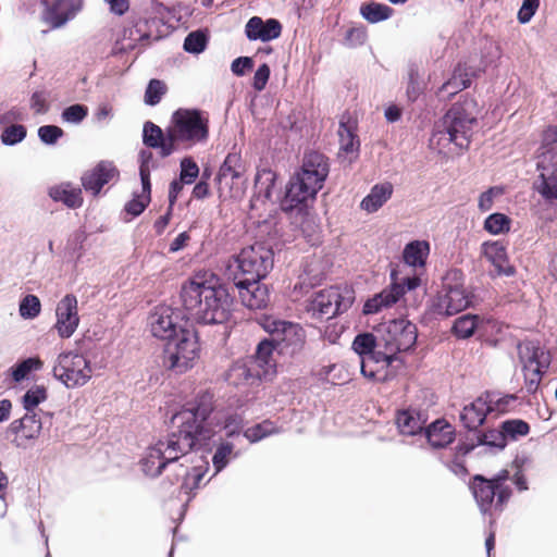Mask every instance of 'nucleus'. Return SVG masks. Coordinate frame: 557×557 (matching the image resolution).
<instances>
[{"mask_svg":"<svg viewBox=\"0 0 557 557\" xmlns=\"http://www.w3.org/2000/svg\"><path fill=\"white\" fill-rule=\"evenodd\" d=\"M214 396L206 391L197 395L194 404H188L172 417V425L176 429L158 444L170 463V472H177L183 465L194 463L197 453H193L196 443L209 437L206 421L214 409Z\"/></svg>","mask_w":557,"mask_h":557,"instance_id":"1","label":"nucleus"},{"mask_svg":"<svg viewBox=\"0 0 557 557\" xmlns=\"http://www.w3.org/2000/svg\"><path fill=\"white\" fill-rule=\"evenodd\" d=\"M181 299L185 310L203 324H222L232 314L233 298L213 273L199 272L187 280Z\"/></svg>","mask_w":557,"mask_h":557,"instance_id":"2","label":"nucleus"},{"mask_svg":"<svg viewBox=\"0 0 557 557\" xmlns=\"http://www.w3.org/2000/svg\"><path fill=\"white\" fill-rule=\"evenodd\" d=\"M478 103L473 98L463 97L454 103L444 116L435 124L430 145L445 147L455 144L463 149L468 148L476 125Z\"/></svg>","mask_w":557,"mask_h":557,"instance_id":"3","label":"nucleus"},{"mask_svg":"<svg viewBox=\"0 0 557 557\" xmlns=\"http://www.w3.org/2000/svg\"><path fill=\"white\" fill-rule=\"evenodd\" d=\"M274 252L261 243L245 247L227 261L225 275L233 283L261 281L273 269Z\"/></svg>","mask_w":557,"mask_h":557,"instance_id":"4","label":"nucleus"},{"mask_svg":"<svg viewBox=\"0 0 557 557\" xmlns=\"http://www.w3.org/2000/svg\"><path fill=\"white\" fill-rule=\"evenodd\" d=\"M200 350L198 332L190 323L165 343L162 364L166 370L178 374L185 373L195 366L200 357Z\"/></svg>","mask_w":557,"mask_h":557,"instance_id":"5","label":"nucleus"},{"mask_svg":"<svg viewBox=\"0 0 557 557\" xmlns=\"http://www.w3.org/2000/svg\"><path fill=\"white\" fill-rule=\"evenodd\" d=\"M509 478V471L506 469L491 479L481 474L472 478L470 490L482 513L493 517L494 513H500L504 510L512 494L510 486L506 483Z\"/></svg>","mask_w":557,"mask_h":557,"instance_id":"6","label":"nucleus"},{"mask_svg":"<svg viewBox=\"0 0 557 557\" xmlns=\"http://www.w3.org/2000/svg\"><path fill=\"white\" fill-rule=\"evenodd\" d=\"M170 140H173L176 150L189 148L206 140L209 135V120L196 109H178L172 116Z\"/></svg>","mask_w":557,"mask_h":557,"instance_id":"7","label":"nucleus"},{"mask_svg":"<svg viewBox=\"0 0 557 557\" xmlns=\"http://www.w3.org/2000/svg\"><path fill=\"white\" fill-rule=\"evenodd\" d=\"M473 295L465 286V276L461 270L451 269L443 278V288L435 304L436 312L453 315L470 307Z\"/></svg>","mask_w":557,"mask_h":557,"instance_id":"8","label":"nucleus"},{"mask_svg":"<svg viewBox=\"0 0 557 557\" xmlns=\"http://www.w3.org/2000/svg\"><path fill=\"white\" fill-rule=\"evenodd\" d=\"M377 333L384 354L394 360L398 354L409 351L417 344L418 327L405 318L388 321L377 330Z\"/></svg>","mask_w":557,"mask_h":557,"instance_id":"9","label":"nucleus"},{"mask_svg":"<svg viewBox=\"0 0 557 557\" xmlns=\"http://www.w3.org/2000/svg\"><path fill=\"white\" fill-rule=\"evenodd\" d=\"M352 302V292L331 286L312 295L308 300L307 311L315 319H331L347 311Z\"/></svg>","mask_w":557,"mask_h":557,"instance_id":"10","label":"nucleus"},{"mask_svg":"<svg viewBox=\"0 0 557 557\" xmlns=\"http://www.w3.org/2000/svg\"><path fill=\"white\" fill-rule=\"evenodd\" d=\"M518 354L522 363L525 388L533 394L537 391L543 374L549 368L550 354L533 342L520 343Z\"/></svg>","mask_w":557,"mask_h":557,"instance_id":"11","label":"nucleus"},{"mask_svg":"<svg viewBox=\"0 0 557 557\" xmlns=\"http://www.w3.org/2000/svg\"><path fill=\"white\" fill-rule=\"evenodd\" d=\"M52 372L69 388L86 384L92 373L89 361L82 354L72 351L58 356Z\"/></svg>","mask_w":557,"mask_h":557,"instance_id":"12","label":"nucleus"},{"mask_svg":"<svg viewBox=\"0 0 557 557\" xmlns=\"http://www.w3.org/2000/svg\"><path fill=\"white\" fill-rule=\"evenodd\" d=\"M391 278L392 282L388 286L364 302L362 309L363 314H375L383 309L393 307L406 292L417 288L421 283L418 276L406 277L401 282H397L395 271L392 272Z\"/></svg>","mask_w":557,"mask_h":557,"instance_id":"13","label":"nucleus"},{"mask_svg":"<svg viewBox=\"0 0 557 557\" xmlns=\"http://www.w3.org/2000/svg\"><path fill=\"white\" fill-rule=\"evenodd\" d=\"M190 324L182 312L169 306H158L149 317L151 334L168 342Z\"/></svg>","mask_w":557,"mask_h":557,"instance_id":"14","label":"nucleus"},{"mask_svg":"<svg viewBox=\"0 0 557 557\" xmlns=\"http://www.w3.org/2000/svg\"><path fill=\"white\" fill-rule=\"evenodd\" d=\"M539 176L535 190L547 201L557 200V150H544L537 154Z\"/></svg>","mask_w":557,"mask_h":557,"instance_id":"15","label":"nucleus"},{"mask_svg":"<svg viewBox=\"0 0 557 557\" xmlns=\"http://www.w3.org/2000/svg\"><path fill=\"white\" fill-rule=\"evenodd\" d=\"M320 189L311 185L308 181L295 173L286 187V193L282 199L281 207L283 211L292 212L298 210L302 212L307 209L308 203L315 199Z\"/></svg>","mask_w":557,"mask_h":557,"instance_id":"16","label":"nucleus"},{"mask_svg":"<svg viewBox=\"0 0 557 557\" xmlns=\"http://www.w3.org/2000/svg\"><path fill=\"white\" fill-rule=\"evenodd\" d=\"M257 323L271 335V339L277 345H296L302 341V327L293 322L280 320L273 315L261 314L257 318Z\"/></svg>","mask_w":557,"mask_h":557,"instance_id":"17","label":"nucleus"},{"mask_svg":"<svg viewBox=\"0 0 557 557\" xmlns=\"http://www.w3.org/2000/svg\"><path fill=\"white\" fill-rule=\"evenodd\" d=\"M208 468V461L203 457H197L194 463L183 465L177 472H170L171 474H166V476L171 484L182 481L181 492L189 496L199 487Z\"/></svg>","mask_w":557,"mask_h":557,"instance_id":"18","label":"nucleus"},{"mask_svg":"<svg viewBox=\"0 0 557 557\" xmlns=\"http://www.w3.org/2000/svg\"><path fill=\"white\" fill-rule=\"evenodd\" d=\"M55 315L54 327L59 336L62 338L71 337L79 324L76 296L73 294L65 295L57 305Z\"/></svg>","mask_w":557,"mask_h":557,"instance_id":"19","label":"nucleus"},{"mask_svg":"<svg viewBox=\"0 0 557 557\" xmlns=\"http://www.w3.org/2000/svg\"><path fill=\"white\" fill-rule=\"evenodd\" d=\"M152 152L143 150L140 152L139 175L141 180L143 193L135 195L125 206V211L133 216L139 215L151 200V183H150V162L152 161Z\"/></svg>","mask_w":557,"mask_h":557,"instance_id":"20","label":"nucleus"},{"mask_svg":"<svg viewBox=\"0 0 557 557\" xmlns=\"http://www.w3.org/2000/svg\"><path fill=\"white\" fill-rule=\"evenodd\" d=\"M119 170L112 162L100 161L94 168L86 171L81 178L82 186L92 196H98L102 187L119 178Z\"/></svg>","mask_w":557,"mask_h":557,"instance_id":"21","label":"nucleus"},{"mask_svg":"<svg viewBox=\"0 0 557 557\" xmlns=\"http://www.w3.org/2000/svg\"><path fill=\"white\" fill-rule=\"evenodd\" d=\"M329 170V159L321 152L310 151L305 153L302 165L297 174L318 189H321L327 177Z\"/></svg>","mask_w":557,"mask_h":557,"instance_id":"22","label":"nucleus"},{"mask_svg":"<svg viewBox=\"0 0 557 557\" xmlns=\"http://www.w3.org/2000/svg\"><path fill=\"white\" fill-rule=\"evenodd\" d=\"M242 304L252 310L265 308L270 301V292L260 281L234 283Z\"/></svg>","mask_w":557,"mask_h":557,"instance_id":"23","label":"nucleus"},{"mask_svg":"<svg viewBox=\"0 0 557 557\" xmlns=\"http://www.w3.org/2000/svg\"><path fill=\"white\" fill-rule=\"evenodd\" d=\"M426 421V411L414 407L400 409L396 412L395 416V423L397 425L399 433L408 436L425 432Z\"/></svg>","mask_w":557,"mask_h":557,"instance_id":"24","label":"nucleus"},{"mask_svg":"<svg viewBox=\"0 0 557 557\" xmlns=\"http://www.w3.org/2000/svg\"><path fill=\"white\" fill-rule=\"evenodd\" d=\"M492 393L474 399L471 404L463 407L460 413V420L468 430H476L486 419L491 412Z\"/></svg>","mask_w":557,"mask_h":557,"instance_id":"25","label":"nucleus"},{"mask_svg":"<svg viewBox=\"0 0 557 557\" xmlns=\"http://www.w3.org/2000/svg\"><path fill=\"white\" fill-rule=\"evenodd\" d=\"M245 34L249 40L270 41L282 34V24L275 18L263 21L259 16H252L245 26Z\"/></svg>","mask_w":557,"mask_h":557,"instance_id":"26","label":"nucleus"},{"mask_svg":"<svg viewBox=\"0 0 557 557\" xmlns=\"http://www.w3.org/2000/svg\"><path fill=\"white\" fill-rule=\"evenodd\" d=\"M143 141L149 148H159L162 158L169 157L176 151L173 140H170V127L163 133L161 127L150 121L144 125Z\"/></svg>","mask_w":557,"mask_h":557,"instance_id":"27","label":"nucleus"},{"mask_svg":"<svg viewBox=\"0 0 557 557\" xmlns=\"http://www.w3.org/2000/svg\"><path fill=\"white\" fill-rule=\"evenodd\" d=\"M356 132L357 122L350 115L343 114L338 127L339 150L346 154H352L354 159L358 157L360 149V141Z\"/></svg>","mask_w":557,"mask_h":557,"instance_id":"28","label":"nucleus"},{"mask_svg":"<svg viewBox=\"0 0 557 557\" xmlns=\"http://www.w3.org/2000/svg\"><path fill=\"white\" fill-rule=\"evenodd\" d=\"M83 0H55L47 7V18L53 27H60L82 10Z\"/></svg>","mask_w":557,"mask_h":557,"instance_id":"29","label":"nucleus"},{"mask_svg":"<svg viewBox=\"0 0 557 557\" xmlns=\"http://www.w3.org/2000/svg\"><path fill=\"white\" fill-rule=\"evenodd\" d=\"M382 352L363 357L361 360V373L373 381H385L388 376V367L394 359Z\"/></svg>","mask_w":557,"mask_h":557,"instance_id":"30","label":"nucleus"},{"mask_svg":"<svg viewBox=\"0 0 557 557\" xmlns=\"http://www.w3.org/2000/svg\"><path fill=\"white\" fill-rule=\"evenodd\" d=\"M276 345L273 341L263 339L257 346L252 363L259 368L258 372L263 379H268L276 372V360L273 357Z\"/></svg>","mask_w":557,"mask_h":557,"instance_id":"31","label":"nucleus"},{"mask_svg":"<svg viewBox=\"0 0 557 557\" xmlns=\"http://www.w3.org/2000/svg\"><path fill=\"white\" fill-rule=\"evenodd\" d=\"M425 437L430 445L443 448L455 440V429L445 419H437L425 429Z\"/></svg>","mask_w":557,"mask_h":557,"instance_id":"32","label":"nucleus"},{"mask_svg":"<svg viewBox=\"0 0 557 557\" xmlns=\"http://www.w3.org/2000/svg\"><path fill=\"white\" fill-rule=\"evenodd\" d=\"M141 468L151 478H157L164 471L171 474L170 463L165 460V454L158 442L147 449L145 457L141 459Z\"/></svg>","mask_w":557,"mask_h":557,"instance_id":"33","label":"nucleus"},{"mask_svg":"<svg viewBox=\"0 0 557 557\" xmlns=\"http://www.w3.org/2000/svg\"><path fill=\"white\" fill-rule=\"evenodd\" d=\"M49 196L57 202H62L71 209L81 208L84 202L82 188L70 182L61 183L49 189Z\"/></svg>","mask_w":557,"mask_h":557,"instance_id":"34","label":"nucleus"},{"mask_svg":"<svg viewBox=\"0 0 557 557\" xmlns=\"http://www.w3.org/2000/svg\"><path fill=\"white\" fill-rule=\"evenodd\" d=\"M483 255L495 267L498 274L511 275L515 272L509 263L505 246L500 242L485 243Z\"/></svg>","mask_w":557,"mask_h":557,"instance_id":"35","label":"nucleus"},{"mask_svg":"<svg viewBox=\"0 0 557 557\" xmlns=\"http://www.w3.org/2000/svg\"><path fill=\"white\" fill-rule=\"evenodd\" d=\"M41 431V421L35 412H26L21 419L9 425V432L22 440L37 438Z\"/></svg>","mask_w":557,"mask_h":557,"instance_id":"36","label":"nucleus"},{"mask_svg":"<svg viewBox=\"0 0 557 557\" xmlns=\"http://www.w3.org/2000/svg\"><path fill=\"white\" fill-rule=\"evenodd\" d=\"M393 190V185L388 182L375 184L362 199L361 209L369 213L376 212L392 197Z\"/></svg>","mask_w":557,"mask_h":557,"instance_id":"37","label":"nucleus"},{"mask_svg":"<svg viewBox=\"0 0 557 557\" xmlns=\"http://www.w3.org/2000/svg\"><path fill=\"white\" fill-rule=\"evenodd\" d=\"M430 253V244L426 240H413L405 246L403 258L406 264L423 268Z\"/></svg>","mask_w":557,"mask_h":557,"instance_id":"38","label":"nucleus"},{"mask_svg":"<svg viewBox=\"0 0 557 557\" xmlns=\"http://www.w3.org/2000/svg\"><path fill=\"white\" fill-rule=\"evenodd\" d=\"M262 379L258 370L244 362H235L227 372L228 382L235 386L252 384Z\"/></svg>","mask_w":557,"mask_h":557,"instance_id":"39","label":"nucleus"},{"mask_svg":"<svg viewBox=\"0 0 557 557\" xmlns=\"http://www.w3.org/2000/svg\"><path fill=\"white\" fill-rule=\"evenodd\" d=\"M245 172L246 165L240 153L231 151L219 170L218 180L221 183L222 180L226 177H231L232 180L239 178Z\"/></svg>","mask_w":557,"mask_h":557,"instance_id":"40","label":"nucleus"},{"mask_svg":"<svg viewBox=\"0 0 557 557\" xmlns=\"http://www.w3.org/2000/svg\"><path fill=\"white\" fill-rule=\"evenodd\" d=\"M352 349L361 357L376 355L382 352L383 346L380 345V334L377 336L372 333L358 334L352 342Z\"/></svg>","mask_w":557,"mask_h":557,"instance_id":"41","label":"nucleus"},{"mask_svg":"<svg viewBox=\"0 0 557 557\" xmlns=\"http://www.w3.org/2000/svg\"><path fill=\"white\" fill-rule=\"evenodd\" d=\"M393 13L391 7L375 1L362 3L360 7L361 16L371 24L388 20Z\"/></svg>","mask_w":557,"mask_h":557,"instance_id":"42","label":"nucleus"},{"mask_svg":"<svg viewBox=\"0 0 557 557\" xmlns=\"http://www.w3.org/2000/svg\"><path fill=\"white\" fill-rule=\"evenodd\" d=\"M507 444L525 437L531 432L530 424L522 419H507L500 422Z\"/></svg>","mask_w":557,"mask_h":557,"instance_id":"43","label":"nucleus"},{"mask_svg":"<svg viewBox=\"0 0 557 557\" xmlns=\"http://www.w3.org/2000/svg\"><path fill=\"white\" fill-rule=\"evenodd\" d=\"M276 181V174L271 169H259L255 178V188L259 196L270 199Z\"/></svg>","mask_w":557,"mask_h":557,"instance_id":"44","label":"nucleus"},{"mask_svg":"<svg viewBox=\"0 0 557 557\" xmlns=\"http://www.w3.org/2000/svg\"><path fill=\"white\" fill-rule=\"evenodd\" d=\"M480 317L476 314H463L456 319L453 325V333L458 338H469L473 335Z\"/></svg>","mask_w":557,"mask_h":557,"instance_id":"45","label":"nucleus"},{"mask_svg":"<svg viewBox=\"0 0 557 557\" xmlns=\"http://www.w3.org/2000/svg\"><path fill=\"white\" fill-rule=\"evenodd\" d=\"M44 362L38 357L27 358L11 368L12 379L18 383L25 380L32 371H38L42 368Z\"/></svg>","mask_w":557,"mask_h":557,"instance_id":"46","label":"nucleus"},{"mask_svg":"<svg viewBox=\"0 0 557 557\" xmlns=\"http://www.w3.org/2000/svg\"><path fill=\"white\" fill-rule=\"evenodd\" d=\"M208 35L205 30L198 29L189 33L184 40V50L189 53H201L208 45Z\"/></svg>","mask_w":557,"mask_h":557,"instance_id":"47","label":"nucleus"},{"mask_svg":"<svg viewBox=\"0 0 557 557\" xmlns=\"http://www.w3.org/2000/svg\"><path fill=\"white\" fill-rule=\"evenodd\" d=\"M511 220L503 213H493L484 222V228L494 235L506 233L510 230Z\"/></svg>","mask_w":557,"mask_h":557,"instance_id":"48","label":"nucleus"},{"mask_svg":"<svg viewBox=\"0 0 557 557\" xmlns=\"http://www.w3.org/2000/svg\"><path fill=\"white\" fill-rule=\"evenodd\" d=\"M47 399V389L42 385H35L23 396V406L27 412H34V409Z\"/></svg>","mask_w":557,"mask_h":557,"instance_id":"49","label":"nucleus"},{"mask_svg":"<svg viewBox=\"0 0 557 557\" xmlns=\"http://www.w3.org/2000/svg\"><path fill=\"white\" fill-rule=\"evenodd\" d=\"M233 450L234 445L228 442H223L218 446L212 458V463L215 469V472H220L221 470H223L228 463L230 459L236 456V454H234Z\"/></svg>","mask_w":557,"mask_h":557,"instance_id":"50","label":"nucleus"},{"mask_svg":"<svg viewBox=\"0 0 557 557\" xmlns=\"http://www.w3.org/2000/svg\"><path fill=\"white\" fill-rule=\"evenodd\" d=\"M27 129L22 124H12L5 126L1 133V141L3 145L13 146L25 139Z\"/></svg>","mask_w":557,"mask_h":557,"instance_id":"51","label":"nucleus"},{"mask_svg":"<svg viewBox=\"0 0 557 557\" xmlns=\"http://www.w3.org/2000/svg\"><path fill=\"white\" fill-rule=\"evenodd\" d=\"M479 443L498 449H504L508 445L500 424L497 429L487 430L482 433L479 437Z\"/></svg>","mask_w":557,"mask_h":557,"instance_id":"52","label":"nucleus"},{"mask_svg":"<svg viewBox=\"0 0 557 557\" xmlns=\"http://www.w3.org/2000/svg\"><path fill=\"white\" fill-rule=\"evenodd\" d=\"M166 92V85L160 79H151L145 92V102L149 106H156L160 102Z\"/></svg>","mask_w":557,"mask_h":557,"instance_id":"53","label":"nucleus"},{"mask_svg":"<svg viewBox=\"0 0 557 557\" xmlns=\"http://www.w3.org/2000/svg\"><path fill=\"white\" fill-rule=\"evenodd\" d=\"M40 300L35 295L25 296L20 304V313L25 319H34L40 313Z\"/></svg>","mask_w":557,"mask_h":557,"instance_id":"54","label":"nucleus"},{"mask_svg":"<svg viewBox=\"0 0 557 557\" xmlns=\"http://www.w3.org/2000/svg\"><path fill=\"white\" fill-rule=\"evenodd\" d=\"M273 429L272 422L263 421L262 423L248 428L245 431V436L252 443L258 442L270 435L273 432Z\"/></svg>","mask_w":557,"mask_h":557,"instance_id":"55","label":"nucleus"},{"mask_svg":"<svg viewBox=\"0 0 557 557\" xmlns=\"http://www.w3.org/2000/svg\"><path fill=\"white\" fill-rule=\"evenodd\" d=\"M199 174V168L191 158H184L181 161L180 178L185 184H191Z\"/></svg>","mask_w":557,"mask_h":557,"instance_id":"56","label":"nucleus"},{"mask_svg":"<svg viewBox=\"0 0 557 557\" xmlns=\"http://www.w3.org/2000/svg\"><path fill=\"white\" fill-rule=\"evenodd\" d=\"M518 397L516 395H505L497 399L494 398V394H492V403H491V412L497 411L499 413H506L516 407Z\"/></svg>","mask_w":557,"mask_h":557,"instance_id":"57","label":"nucleus"},{"mask_svg":"<svg viewBox=\"0 0 557 557\" xmlns=\"http://www.w3.org/2000/svg\"><path fill=\"white\" fill-rule=\"evenodd\" d=\"M63 135V129L55 125H44L38 128V136L46 145H54Z\"/></svg>","mask_w":557,"mask_h":557,"instance_id":"58","label":"nucleus"},{"mask_svg":"<svg viewBox=\"0 0 557 557\" xmlns=\"http://www.w3.org/2000/svg\"><path fill=\"white\" fill-rule=\"evenodd\" d=\"M469 78H462L461 75L454 73L453 77L442 85L440 91H447L449 96H454L457 92L468 88L470 86Z\"/></svg>","mask_w":557,"mask_h":557,"instance_id":"59","label":"nucleus"},{"mask_svg":"<svg viewBox=\"0 0 557 557\" xmlns=\"http://www.w3.org/2000/svg\"><path fill=\"white\" fill-rule=\"evenodd\" d=\"M88 114V108L84 104H72L62 112V119L70 123H79Z\"/></svg>","mask_w":557,"mask_h":557,"instance_id":"60","label":"nucleus"},{"mask_svg":"<svg viewBox=\"0 0 557 557\" xmlns=\"http://www.w3.org/2000/svg\"><path fill=\"white\" fill-rule=\"evenodd\" d=\"M367 38V29L363 26L351 27L345 34V45L350 48L362 46Z\"/></svg>","mask_w":557,"mask_h":557,"instance_id":"61","label":"nucleus"},{"mask_svg":"<svg viewBox=\"0 0 557 557\" xmlns=\"http://www.w3.org/2000/svg\"><path fill=\"white\" fill-rule=\"evenodd\" d=\"M540 7V0H523L521 8L518 12V21L521 24H527L536 13Z\"/></svg>","mask_w":557,"mask_h":557,"instance_id":"62","label":"nucleus"},{"mask_svg":"<svg viewBox=\"0 0 557 557\" xmlns=\"http://www.w3.org/2000/svg\"><path fill=\"white\" fill-rule=\"evenodd\" d=\"M270 77V67L267 63L261 64L255 75L252 86L257 91H261L265 88Z\"/></svg>","mask_w":557,"mask_h":557,"instance_id":"63","label":"nucleus"},{"mask_svg":"<svg viewBox=\"0 0 557 557\" xmlns=\"http://www.w3.org/2000/svg\"><path fill=\"white\" fill-rule=\"evenodd\" d=\"M555 144H557V125H550L543 132L540 152H544V150H556L554 147Z\"/></svg>","mask_w":557,"mask_h":557,"instance_id":"64","label":"nucleus"}]
</instances>
